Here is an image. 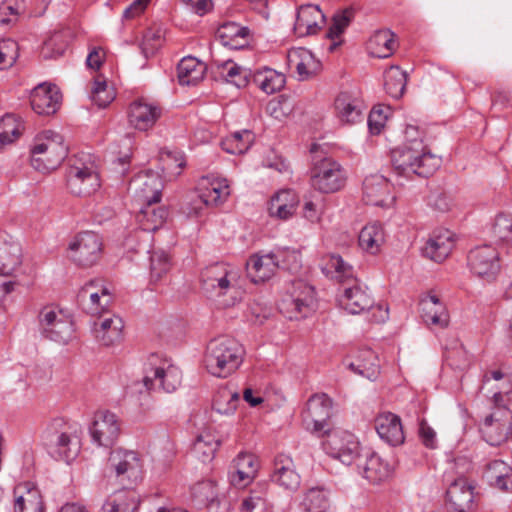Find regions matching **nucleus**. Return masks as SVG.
<instances>
[{
	"label": "nucleus",
	"instance_id": "nucleus-25",
	"mask_svg": "<svg viewBox=\"0 0 512 512\" xmlns=\"http://www.w3.org/2000/svg\"><path fill=\"white\" fill-rule=\"evenodd\" d=\"M363 199L368 205L389 207L394 203L391 185L382 175H370L363 182Z\"/></svg>",
	"mask_w": 512,
	"mask_h": 512
},
{
	"label": "nucleus",
	"instance_id": "nucleus-31",
	"mask_svg": "<svg viewBox=\"0 0 512 512\" xmlns=\"http://www.w3.org/2000/svg\"><path fill=\"white\" fill-rule=\"evenodd\" d=\"M454 245V234L448 229H438L433 231L422 252L431 260L442 262L449 256Z\"/></svg>",
	"mask_w": 512,
	"mask_h": 512
},
{
	"label": "nucleus",
	"instance_id": "nucleus-15",
	"mask_svg": "<svg viewBox=\"0 0 512 512\" xmlns=\"http://www.w3.org/2000/svg\"><path fill=\"white\" fill-rule=\"evenodd\" d=\"M468 265L474 275L490 282L500 271L499 253L491 245L475 247L468 255Z\"/></svg>",
	"mask_w": 512,
	"mask_h": 512
},
{
	"label": "nucleus",
	"instance_id": "nucleus-49",
	"mask_svg": "<svg viewBox=\"0 0 512 512\" xmlns=\"http://www.w3.org/2000/svg\"><path fill=\"white\" fill-rule=\"evenodd\" d=\"M240 402L239 393L224 386L218 389L213 399V410L220 415H233Z\"/></svg>",
	"mask_w": 512,
	"mask_h": 512
},
{
	"label": "nucleus",
	"instance_id": "nucleus-9",
	"mask_svg": "<svg viewBox=\"0 0 512 512\" xmlns=\"http://www.w3.org/2000/svg\"><path fill=\"white\" fill-rule=\"evenodd\" d=\"M278 307L280 312L291 320L307 317L315 308L313 287L303 281L293 282Z\"/></svg>",
	"mask_w": 512,
	"mask_h": 512
},
{
	"label": "nucleus",
	"instance_id": "nucleus-55",
	"mask_svg": "<svg viewBox=\"0 0 512 512\" xmlns=\"http://www.w3.org/2000/svg\"><path fill=\"white\" fill-rule=\"evenodd\" d=\"M407 83V76L398 66H391L384 73V87L393 98L403 95Z\"/></svg>",
	"mask_w": 512,
	"mask_h": 512
},
{
	"label": "nucleus",
	"instance_id": "nucleus-20",
	"mask_svg": "<svg viewBox=\"0 0 512 512\" xmlns=\"http://www.w3.org/2000/svg\"><path fill=\"white\" fill-rule=\"evenodd\" d=\"M162 115L159 105L143 98L132 102L128 109V122L139 131L151 129Z\"/></svg>",
	"mask_w": 512,
	"mask_h": 512
},
{
	"label": "nucleus",
	"instance_id": "nucleus-61",
	"mask_svg": "<svg viewBox=\"0 0 512 512\" xmlns=\"http://www.w3.org/2000/svg\"><path fill=\"white\" fill-rule=\"evenodd\" d=\"M192 498L200 505L212 506L216 501V486L211 480L196 483L191 488Z\"/></svg>",
	"mask_w": 512,
	"mask_h": 512
},
{
	"label": "nucleus",
	"instance_id": "nucleus-42",
	"mask_svg": "<svg viewBox=\"0 0 512 512\" xmlns=\"http://www.w3.org/2000/svg\"><path fill=\"white\" fill-rule=\"evenodd\" d=\"M206 65L195 57H184L178 64L177 75L181 85H196L203 80Z\"/></svg>",
	"mask_w": 512,
	"mask_h": 512
},
{
	"label": "nucleus",
	"instance_id": "nucleus-7",
	"mask_svg": "<svg viewBox=\"0 0 512 512\" xmlns=\"http://www.w3.org/2000/svg\"><path fill=\"white\" fill-rule=\"evenodd\" d=\"M339 304L350 314H360L372 309V320L377 323L388 319V308L383 305L374 306V300L367 287L358 281L343 289L339 296Z\"/></svg>",
	"mask_w": 512,
	"mask_h": 512
},
{
	"label": "nucleus",
	"instance_id": "nucleus-29",
	"mask_svg": "<svg viewBox=\"0 0 512 512\" xmlns=\"http://www.w3.org/2000/svg\"><path fill=\"white\" fill-rule=\"evenodd\" d=\"M271 479L286 490L295 491L299 488L301 477L291 456L279 454L275 457Z\"/></svg>",
	"mask_w": 512,
	"mask_h": 512
},
{
	"label": "nucleus",
	"instance_id": "nucleus-64",
	"mask_svg": "<svg viewBox=\"0 0 512 512\" xmlns=\"http://www.w3.org/2000/svg\"><path fill=\"white\" fill-rule=\"evenodd\" d=\"M18 58V44L12 39L0 41V70L11 68Z\"/></svg>",
	"mask_w": 512,
	"mask_h": 512
},
{
	"label": "nucleus",
	"instance_id": "nucleus-28",
	"mask_svg": "<svg viewBox=\"0 0 512 512\" xmlns=\"http://www.w3.org/2000/svg\"><path fill=\"white\" fill-rule=\"evenodd\" d=\"M13 495V512H44L41 492L33 483H19L15 486Z\"/></svg>",
	"mask_w": 512,
	"mask_h": 512
},
{
	"label": "nucleus",
	"instance_id": "nucleus-8",
	"mask_svg": "<svg viewBox=\"0 0 512 512\" xmlns=\"http://www.w3.org/2000/svg\"><path fill=\"white\" fill-rule=\"evenodd\" d=\"M107 469L121 484L132 487L142 479L143 460L136 451L117 448L110 452Z\"/></svg>",
	"mask_w": 512,
	"mask_h": 512
},
{
	"label": "nucleus",
	"instance_id": "nucleus-19",
	"mask_svg": "<svg viewBox=\"0 0 512 512\" xmlns=\"http://www.w3.org/2000/svg\"><path fill=\"white\" fill-rule=\"evenodd\" d=\"M120 431L121 424L118 417L109 411L97 412L90 427L93 442L103 447L112 446L118 439Z\"/></svg>",
	"mask_w": 512,
	"mask_h": 512
},
{
	"label": "nucleus",
	"instance_id": "nucleus-13",
	"mask_svg": "<svg viewBox=\"0 0 512 512\" xmlns=\"http://www.w3.org/2000/svg\"><path fill=\"white\" fill-rule=\"evenodd\" d=\"M41 333L48 339L67 343L72 337L73 324L71 319L55 307H44L39 315Z\"/></svg>",
	"mask_w": 512,
	"mask_h": 512
},
{
	"label": "nucleus",
	"instance_id": "nucleus-11",
	"mask_svg": "<svg viewBox=\"0 0 512 512\" xmlns=\"http://www.w3.org/2000/svg\"><path fill=\"white\" fill-rule=\"evenodd\" d=\"M67 187L78 196H89L100 187V178L93 162L76 159L67 171Z\"/></svg>",
	"mask_w": 512,
	"mask_h": 512
},
{
	"label": "nucleus",
	"instance_id": "nucleus-24",
	"mask_svg": "<svg viewBox=\"0 0 512 512\" xmlns=\"http://www.w3.org/2000/svg\"><path fill=\"white\" fill-rule=\"evenodd\" d=\"M422 320L431 327L447 328L450 322L445 303L433 292L421 297L419 302Z\"/></svg>",
	"mask_w": 512,
	"mask_h": 512
},
{
	"label": "nucleus",
	"instance_id": "nucleus-4",
	"mask_svg": "<svg viewBox=\"0 0 512 512\" xmlns=\"http://www.w3.org/2000/svg\"><path fill=\"white\" fill-rule=\"evenodd\" d=\"M42 444L57 461L70 463L81 449L76 429L62 418L52 420L42 432Z\"/></svg>",
	"mask_w": 512,
	"mask_h": 512
},
{
	"label": "nucleus",
	"instance_id": "nucleus-40",
	"mask_svg": "<svg viewBox=\"0 0 512 512\" xmlns=\"http://www.w3.org/2000/svg\"><path fill=\"white\" fill-rule=\"evenodd\" d=\"M483 476L491 486L502 491L512 489V468L502 460L490 461L485 467Z\"/></svg>",
	"mask_w": 512,
	"mask_h": 512
},
{
	"label": "nucleus",
	"instance_id": "nucleus-45",
	"mask_svg": "<svg viewBox=\"0 0 512 512\" xmlns=\"http://www.w3.org/2000/svg\"><path fill=\"white\" fill-rule=\"evenodd\" d=\"M322 272L331 279L343 281L353 275V267L338 254H327L322 258Z\"/></svg>",
	"mask_w": 512,
	"mask_h": 512
},
{
	"label": "nucleus",
	"instance_id": "nucleus-56",
	"mask_svg": "<svg viewBox=\"0 0 512 512\" xmlns=\"http://www.w3.org/2000/svg\"><path fill=\"white\" fill-rule=\"evenodd\" d=\"M164 41V30L161 26L148 28L141 42V51L146 58L153 56L162 46Z\"/></svg>",
	"mask_w": 512,
	"mask_h": 512
},
{
	"label": "nucleus",
	"instance_id": "nucleus-62",
	"mask_svg": "<svg viewBox=\"0 0 512 512\" xmlns=\"http://www.w3.org/2000/svg\"><path fill=\"white\" fill-rule=\"evenodd\" d=\"M115 98V91L107 85L105 79L97 77L91 90L92 101L100 108L108 106Z\"/></svg>",
	"mask_w": 512,
	"mask_h": 512
},
{
	"label": "nucleus",
	"instance_id": "nucleus-38",
	"mask_svg": "<svg viewBox=\"0 0 512 512\" xmlns=\"http://www.w3.org/2000/svg\"><path fill=\"white\" fill-rule=\"evenodd\" d=\"M385 238V230L382 224L376 221L370 222L360 230L358 245L363 252L377 255L385 243Z\"/></svg>",
	"mask_w": 512,
	"mask_h": 512
},
{
	"label": "nucleus",
	"instance_id": "nucleus-51",
	"mask_svg": "<svg viewBox=\"0 0 512 512\" xmlns=\"http://www.w3.org/2000/svg\"><path fill=\"white\" fill-rule=\"evenodd\" d=\"M253 81L266 94H273L284 87L285 76L274 69L265 68L253 75Z\"/></svg>",
	"mask_w": 512,
	"mask_h": 512
},
{
	"label": "nucleus",
	"instance_id": "nucleus-39",
	"mask_svg": "<svg viewBox=\"0 0 512 512\" xmlns=\"http://www.w3.org/2000/svg\"><path fill=\"white\" fill-rule=\"evenodd\" d=\"M155 204H142L136 216L137 223L143 231L154 232L162 228L168 218L167 208Z\"/></svg>",
	"mask_w": 512,
	"mask_h": 512
},
{
	"label": "nucleus",
	"instance_id": "nucleus-53",
	"mask_svg": "<svg viewBox=\"0 0 512 512\" xmlns=\"http://www.w3.org/2000/svg\"><path fill=\"white\" fill-rule=\"evenodd\" d=\"M172 267L170 256L164 250H154L150 255V283L156 284L162 281Z\"/></svg>",
	"mask_w": 512,
	"mask_h": 512
},
{
	"label": "nucleus",
	"instance_id": "nucleus-26",
	"mask_svg": "<svg viewBox=\"0 0 512 512\" xmlns=\"http://www.w3.org/2000/svg\"><path fill=\"white\" fill-rule=\"evenodd\" d=\"M288 66L297 73L301 81L316 76L322 69L321 62L312 52L303 47L291 48L287 54Z\"/></svg>",
	"mask_w": 512,
	"mask_h": 512
},
{
	"label": "nucleus",
	"instance_id": "nucleus-41",
	"mask_svg": "<svg viewBox=\"0 0 512 512\" xmlns=\"http://www.w3.org/2000/svg\"><path fill=\"white\" fill-rule=\"evenodd\" d=\"M335 110L339 119L345 123H356L362 119V102L349 93H340L335 99Z\"/></svg>",
	"mask_w": 512,
	"mask_h": 512
},
{
	"label": "nucleus",
	"instance_id": "nucleus-44",
	"mask_svg": "<svg viewBox=\"0 0 512 512\" xmlns=\"http://www.w3.org/2000/svg\"><path fill=\"white\" fill-rule=\"evenodd\" d=\"M139 506L137 493L132 489L118 491L103 504L104 512H135Z\"/></svg>",
	"mask_w": 512,
	"mask_h": 512
},
{
	"label": "nucleus",
	"instance_id": "nucleus-35",
	"mask_svg": "<svg viewBox=\"0 0 512 512\" xmlns=\"http://www.w3.org/2000/svg\"><path fill=\"white\" fill-rule=\"evenodd\" d=\"M359 472L368 481L378 483L390 475V467L382 458L373 452H366L355 460Z\"/></svg>",
	"mask_w": 512,
	"mask_h": 512
},
{
	"label": "nucleus",
	"instance_id": "nucleus-43",
	"mask_svg": "<svg viewBox=\"0 0 512 512\" xmlns=\"http://www.w3.org/2000/svg\"><path fill=\"white\" fill-rule=\"evenodd\" d=\"M395 38L396 35L389 29L376 31L368 42L369 53L377 58L391 56L396 48Z\"/></svg>",
	"mask_w": 512,
	"mask_h": 512
},
{
	"label": "nucleus",
	"instance_id": "nucleus-52",
	"mask_svg": "<svg viewBox=\"0 0 512 512\" xmlns=\"http://www.w3.org/2000/svg\"><path fill=\"white\" fill-rule=\"evenodd\" d=\"M254 142V134L250 130H241L232 133L221 141L224 151L229 154L240 155L249 150Z\"/></svg>",
	"mask_w": 512,
	"mask_h": 512
},
{
	"label": "nucleus",
	"instance_id": "nucleus-27",
	"mask_svg": "<svg viewBox=\"0 0 512 512\" xmlns=\"http://www.w3.org/2000/svg\"><path fill=\"white\" fill-rule=\"evenodd\" d=\"M124 322L118 315H102L93 324L96 340L104 346L119 344L124 337Z\"/></svg>",
	"mask_w": 512,
	"mask_h": 512
},
{
	"label": "nucleus",
	"instance_id": "nucleus-23",
	"mask_svg": "<svg viewBox=\"0 0 512 512\" xmlns=\"http://www.w3.org/2000/svg\"><path fill=\"white\" fill-rule=\"evenodd\" d=\"M62 94L54 84L41 83L30 95L32 109L39 115H52L60 108Z\"/></svg>",
	"mask_w": 512,
	"mask_h": 512
},
{
	"label": "nucleus",
	"instance_id": "nucleus-59",
	"mask_svg": "<svg viewBox=\"0 0 512 512\" xmlns=\"http://www.w3.org/2000/svg\"><path fill=\"white\" fill-rule=\"evenodd\" d=\"M278 268L289 271H297L301 266V253L299 250L290 247H279L274 251Z\"/></svg>",
	"mask_w": 512,
	"mask_h": 512
},
{
	"label": "nucleus",
	"instance_id": "nucleus-2",
	"mask_svg": "<svg viewBox=\"0 0 512 512\" xmlns=\"http://www.w3.org/2000/svg\"><path fill=\"white\" fill-rule=\"evenodd\" d=\"M245 349L231 337H218L211 340L204 354V366L209 374L217 378H227L242 365Z\"/></svg>",
	"mask_w": 512,
	"mask_h": 512
},
{
	"label": "nucleus",
	"instance_id": "nucleus-30",
	"mask_svg": "<svg viewBox=\"0 0 512 512\" xmlns=\"http://www.w3.org/2000/svg\"><path fill=\"white\" fill-rule=\"evenodd\" d=\"M325 16L318 5L305 4L298 8L294 31L299 37L316 34L324 25Z\"/></svg>",
	"mask_w": 512,
	"mask_h": 512
},
{
	"label": "nucleus",
	"instance_id": "nucleus-48",
	"mask_svg": "<svg viewBox=\"0 0 512 512\" xmlns=\"http://www.w3.org/2000/svg\"><path fill=\"white\" fill-rule=\"evenodd\" d=\"M219 75L227 82L238 88L245 87L249 83L251 71L231 60L218 65Z\"/></svg>",
	"mask_w": 512,
	"mask_h": 512
},
{
	"label": "nucleus",
	"instance_id": "nucleus-58",
	"mask_svg": "<svg viewBox=\"0 0 512 512\" xmlns=\"http://www.w3.org/2000/svg\"><path fill=\"white\" fill-rule=\"evenodd\" d=\"M67 47V34L55 32L44 42L41 53L44 58L53 59L62 56Z\"/></svg>",
	"mask_w": 512,
	"mask_h": 512
},
{
	"label": "nucleus",
	"instance_id": "nucleus-22",
	"mask_svg": "<svg viewBox=\"0 0 512 512\" xmlns=\"http://www.w3.org/2000/svg\"><path fill=\"white\" fill-rule=\"evenodd\" d=\"M474 488L465 477L454 480L446 493L450 512H472L475 509Z\"/></svg>",
	"mask_w": 512,
	"mask_h": 512
},
{
	"label": "nucleus",
	"instance_id": "nucleus-3",
	"mask_svg": "<svg viewBox=\"0 0 512 512\" xmlns=\"http://www.w3.org/2000/svg\"><path fill=\"white\" fill-rule=\"evenodd\" d=\"M391 164L396 175L405 178L413 176L428 177L441 165V159L429 149H421L417 142L415 147L398 146L391 151Z\"/></svg>",
	"mask_w": 512,
	"mask_h": 512
},
{
	"label": "nucleus",
	"instance_id": "nucleus-63",
	"mask_svg": "<svg viewBox=\"0 0 512 512\" xmlns=\"http://www.w3.org/2000/svg\"><path fill=\"white\" fill-rule=\"evenodd\" d=\"M354 18V10L346 8L342 11L337 12L333 16L332 24L329 28L328 36L331 39L338 38L345 29L349 26L352 19Z\"/></svg>",
	"mask_w": 512,
	"mask_h": 512
},
{
	"label": "nucleus",
	"instance_id": "nucleus-54",
	"mask_svg": "<svg viewBox=\"0 0 512 512\" xmlns=\"http://www.w3.org/2000/svg\"><path fill=\"white\" fill-rule=\"evenodd\" d=\"M302 505L306 512H331L328 492L322 487L309 489Z\"/></svg>",
	"mask_w": 512,
	"mask_h": 512
},
{
	"label": "nucleus",
	"instance_id": "nucleus-32",
	"mask_svg": "<svg viewBox=\"0 0 512 512\" xmlns=\"http://www.w3.org/2000/svg\"><path fill=\"white\" fill-rule=\"evenodd\" d=\"M375 429L379 437L391 446H398L404 442L401 419L396 414L380 413L375 418Z\"/></svg>",
	"mask_w": 512,
	"mask_h": 512
},
{
	"label": "nucleus",
	"instance_id": "nucleus-17",
	"mask_svg": "<svg viewBox=\"0 0 512 512\" xmlns=\"http://www.w3.org/2000/svg\"><path fill=\"white\" fill-rule=\"evenodd\" d=\"M332 400L324 393L312 395L302 413L305 427L313 432H324L331 417Z\"/></svg>",
	"mask_w": 512,
	"mask_h": 512
},
{
	"label": "nucleus",
	"instance_id": "nucleus-57",
	"mask_svg": "<svg viewBox=\"0 0 512 512\" xmlns=\"http://www.w3.org/2000/svg\"><path fill=\"white\" fill-rule=\"evenodd\" d=\"M490 232L496 243L512 244V218L504 214L498 215Z\"/></svg>",
	"mask_w": 512,
	"mask_h": 512
},
{
	"label": "nucleus",
	"instance_id": "nucleus-12",
	"mask_svg": "<svg viewBox=\"0 0 512 512\" xmlns=\"http://www.w3.org/2000/svg\"><path fill=\"white\" fill-rule=\"evenodd\" d=\"M102 239L91 231L79 233L68 246L69 258L79 266L89 267L97 263L102 254Z\"/></svg>",
	"mask_w": 512,
	"mask_h": 512
},
{
	"label": "nucleus",
	"instance_id": "nucleus-33",
	"mask_svg": "<svg viewBox=\"0 0 512 512\" xmlns=\"http://www.w3.org/2000/svg\"><path fill=\"white\" fill-rule=\"evenodd\" d=\"M299 202V197L294 190H279L269 201V215L280 220H287L294 215Z\"/></svg>",
	"mask_w": 512,
	"mask_h": 512
},
{
	"label": "nucleus",
	"instance_id": "nucleus-60",
	"mask_svg": "<svg viewBox=\"0 0 512 512\" xmlns=\"http://www.w3.org/2000/svg\"><path fill=\"white\" fill-rule=\"evenodd\" d=\"M20 128L21 123L14 115L7 114L0 119V149L20 136Z\"/></svg>",
	"mask_w": 512,
	"mask_h": 512
},
{
	"label": "nucleus",
	"instance_id": "nucleus-34",
	"mask_svg": "<svg viewBox=\"0 0 512 512\" xmlns=\"http://www.w3.org/2000/svg\"><path fill=\"white\" fill-rule=\"evenodd\" d=\"M258 461L255 455L240 452L230 467V480L233 485L245 486L255 477Z\"/></svg>",
	"mask_w": 512,
	"mask_h": 512
},
{
	"label": "nucleus",
	"instance_id": "nucleus-37",
	"mask_svg": "<svg viewBox=\"0 0 512 512\" xmlns=\"http://www.w3.org/2000/svg\"><path fill=\"white\" fill-rule=\"evenodd\" d=\"M347 367L355 374L369 380H375L379 375L378 357L368 348L358 351L347 363Z\"/></svg>",
	"mask_w": 512,
	"mask_h": 512
},
{
	"label": "nucleus",
	"instance_id": "nucleus-5",
	"mask_svg": "<svg viewBox=\"0 0 512 512\" xmlns=\"http://www.w3.org/2000/svg\"><path fill=\"white\" fill-rule=\"evenodd\" d=\"M62 135L48 130L37 137L31 149V165L42 173L55 170L67 156Z\"/></svg>",
	"mask_w": 512,
	"mask_h": 512
},
{
	"label": "nucleus",
	"instance_id": "nucleus-36",
	"mask_svg": "<svg viewBox=\"0 0 512 512\" xmlns=\"http://www.w3.org/2000/svg\"><path fill=\"white\" fill-rule=\"evenodd\" d=\"M274 252L250 256L246 263L247 274L254 283L264 282L270 279L278 268Z\"/></svg>",
	"mask_w": 512,
	"mask_h": 512
},
{
	"label": "nucleus",
	"instance_id": "nucleus-47",
	"mask_svg": "<svg viewBox=\"0 0 512 512\" xmlns=\"http://www.w3.org/2000/svg\"><path fill=\"white\" fill-rule=\"evenodd\" d=\"M220 445V440L210 430H203L193 444V453L202 462H210Z\"/></svg>",
	"mask_w": 512,
	"mask_h": 512
},
{
	"label": "nucleus",
	"instance_id": "nucleus-16",
	"mask_svg": "<svg viewBox=\"0 0 512 512\" xmlns=\"http://www.w3.org/2000/svg\"><path fill=\"white\" fill-rule=\"evenodd\" d=\"M163 187L162 179L158 173L142 171L133 177L128 189L136 201L142 205L160 202Z\"/></svg>",
	"mask_w": 512,
	"mask_h": 512
},
{
	"label": "nucleus",
	"instance_id": "nucleus-1",
	"mask_svg": "<svg viewBox=\"0 0 512 512\" xmlns=\"http://www.w3.org/2000/svg\"><path fill=\"white\" fill-rule=\"evenodd\" d=\"M239 270L224 262L205 267L201 272V285L205 294L224 306L238 302L242 292L239 289Z\"/></svg>",
	"mask_w": 512,
	"mask_h": 512
},
{
	"label": "nucleus",
	"instance_id": "nucleus-6",
	"mask_svg": "<svg viewBox=\"0 0 512 512\" xmlns=\"http://www.w3.org/2000/svg\"><path fill=\"white\" fill-rule=\"evenodd\" d=\"M182 382V372L168 359H161L151 355L148 359L143 377V384L147 390H163L174 392Z\"/></svg>",
	"mask_w": 512,
	"mask_h": 512
},
{
	"label": "nucleus",
	"instance_id": "nucleus-14",
	"mask_svg": "<svg viewBox=\"0 0 512 512\" xmlns=\"http://www.w3.org/2000/svg\"><path fill=\"white\" fill-rule=\"evenodd\" d=\"M322 446L327 455L345 465H351L359 456V442L347 431L329 433Z\"/></svg>",
	"mask_w": 512,
	"mask_h": 512
},
{
	"label": "nucleus",
	"instance_id": "nucleus-50",
	"mask_svg": "<svg viewBox=\"0 0 512 512\" xmlns=\"http://www.w3.org/2000/svg\"><path fill=\"white\" fill-rule=\"evenodd\" d=\"M21 246L10 242L0 246V275L8 276L21 264Z\"/></svg>",
	"mask_w": 512,
	"mask_h": 512
},
{
	"label": "nucleus",
	"instance_id": "nucleus-10",
	"mask_svg": "<svg viewBox=\"0 0 512 512\" xmlns=\"http://www.w3.org/2000/svg\"><path fill=\"white\" fill-rule=\"evenodd\" d=\"M346 175L341 165L332 158L317 162L311 175L312 187L321 193H334L344 187Z\"/></svg>",
	"mask_w": 512,
	"mask_h": 512
},
{
	"label": "nucleus",
	"instance_id": "nucleus-18",
	"mask_svg": "<svg viewBox=\"0 0 512 512\" xmlns=\"http://www.w3.org/2000/svg\"><path fill=\"white\" fill-rule=\"evenodd\" d=\"M480 390L487 396L491 395L495 405L502 406L505 404L504 397L512 399V374L504 367L488 370L482 376Z\"/></svg>",
	"mask_w": 512,
	"mask_h": 512
},
{
	"label": "nucleus",
	"instance_id": "nucleus-21",
	"mask_svg": "<svg viewBox=\"0 0 512 512\" xmlns=\"http://www.w3.org/2000/svg\"><path fill=\"white\" fill-rule=\"evenodd\" d=\"M196 192L207 204L219 206L230 196V185L226 178L216 174H209L202 176L198 180Z\"/></svg>",
	"mask_w": 512,
	"mask_h": 512
},
{
	"label": "nucleus",
	"instance_id": "nucleus-46",
	"mask_svg": "<svg viewBox=\"0 0 512 512\" xmlns=\"http://www.w3.org/2000/svg\"><path fill=\"white\" fill-rule=\"evenodd\" d=\"M508 421L495 418L494 415L487 416L480 427L484 440L492 446L499 445L507 439Z\"/></svg>",
	"mask_w": 512,
	"mask_h": 512
}]
</instances>
